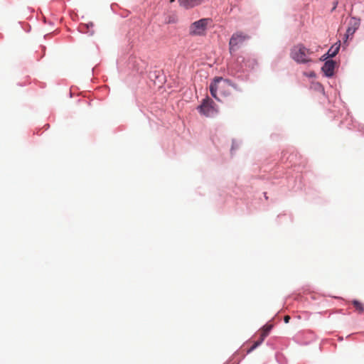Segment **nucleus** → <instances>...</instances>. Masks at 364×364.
Returning <instances> with one entry per match:
<instances>
[{
	"label": "nucleus",
	"instance_id": "nucleus-1",
	"mask_svg": "<svg viewBox=\"0 0 364 364\" xmlns=\"http://www.w3.org/2000/svg\"><path fill=\"white\" fill-rule=\"evenodd\" d=\"M312 51L301 43L294 46L290 49L289 53L290 58L297 64L300 65H306L313 63L314 60L310 57Z\"/></svg>",
	"mask_w": 364,
	"mask_h": 364
},
{
	"label": "nucleus",
	"instance_id": "nucleus-2",
	"mask_svg": "<svg viewBox=\"0 0 364 364\" xmlns=\"http://www.w3.org/2000/svg\"><path fill=\"white\" fill-rule=\"evenodd\" d=\"M196 109L201 115L206 117H213L218 113L215 102L208 96L203 99L201 104Z\"/></svg>",
	"mask_w": 364,
	"mask_h": 364
},
{
	"label": "nucleus",
	"instance_id": "nucleus-3",
	"mask_svg": "<svg viewBox=\"0 0 364 364\" xmlns=\"http://www.w3.org/2000/svg\"><path fill=\"white\" fill-rule=\"evenodd\" d=\"M210 18H203L193 22L189 26V35L191 36H203L206 33L208 26L212 22Z\"/></svg>",
	"mask_w": 364,
	"mask_h": 364
},
{
	"label": "nucleus",
	"instance_id": "nucleus-4",
	"mask_svg": "<svg viewBox=\"0 0 364 364\" xmlns=\"http://www.w3.org/2000/svg\"><path fill=\"white\" fill-rule=\"evenodd\" d=\"M249 38V36L241 31L234 33L229 41L230 52L235 51Z\"/></svg>",
	"mask_w": 364,
	"mask_h": 364
},
{
	"label": "nucleus",
	"instance_id": "nucleus-5",
	"mask_svg": "<svg viewBox=\"0 0 364 364\" xmlns=\"http://www.w3.org/2000/svg\"><path fill=\"white\" fill-rule=\"evenodd\" d=\"M360 25V18L356 16H352L349 21V26L346 30L343 43H346L348 38H353L354 33L359 28Z\"/></svg>",
	"mask_w": 364,
	"mask_h": 364
},
{
	"label": "nucleus",
	"instance_id": "nucleus-6",
	"mask_svg": "<svg viewBox=\"0 0 364 364\" xmlns=\"http://www.w3.org/2000/svg\"><path fill=\"white\" fill-rule=\"evenodd\" d=\"M336 66V62L334 60H326L321 67V71L323 75L327 78H331L334 75V70Z\"/></svg>",
	"mask_w": 364,
	"mask_h": 364
},
{
	"label": "nucleus",
	"instance_id": "nucleus-7",
	"mask_svg": "<svg viewBox=\"0 0 364 364\" xmlns=\"http://www.w3.org/2000/svg\"><path fill=\"white\" fill-rule=\"evenodd\" d=\"M222 77H215L210 84V92L211 96L217 101L222 102V100L217 95L218 85L217 83L223 80Z\"/></svg>",
	"mask_w": 364,
	"mask_h": 364
},
{
	"label": "nucleus",
	"instance_id": "nucleus-8",
	"mask_svg": "<svg viewBox=\"0 0 364 364\" xmlns=\"http://www.w3.org/2000/svg\"><path fill=\"white\" fill-rule=\"evenodd\" d=\"M205 0H178L181 6L186 9H193L202 4Z\"/></svg>",
	"mask_w": 364,
	"mask_h": 364
},
{
	"label": "nucleus",
	"instance_id": "nucleus-9",
	"mask_svg": "<svg viewBox=\"0 0 364 364\" xmlns=\"http://www.w3.org/2000/svg\"><path fill=\"white\" fill-rule=\"evenodd\" d=\"M340 48L341 41H338L336 43H335L333 46H331L330 48L328 50V51L326 53H327V56H329L331 59L335 57L338 53Z\"/></svg>",
	"mask_w": 364,
	"mask_h": 364
},
{
	"label": "nucleus",
	"instance_id": "nucleus-10",
	"mask_svg": "<svg viewBox=\"0 0 364 364\" xmlns=\"http://www.w3.org/2000/svg\"><path fill=\"white\" fill-rule=\"evenodd\" d=\"M310 89L325 95L324 87L319 82L311 81L310 83Z\"/></svg>",
	"mask_w": 364,
	"mask_h": 364
},
{
	"label": "nucleus",
	"instance_id": "nucleus-11",
	"mask_svg": "<svg viewBox=\"0 0 364 364\" xmlns=\"http://www.w3.org/2000/svg\"><path fill=\"white\" fill-rule=\"evenodd\" d=\"M93 26V23L90 22L87 24L80 25V30L82 33H87L90 35H92L94 33V31L92 30Z\"/></svg>",
	"mask_w": 364,
	"mask_h": 364
},
{
	"label": "nucleus",
	"instance_id": "nucleus-12",
	"mask_svg": "<svg viewBox=\"0 0 364 364\" xmlns=\"http://www.w3.org/2000/svg\"><path fill=\"white\" fill-rule=\"evenodd\" d=\"M272 328H273V326L271 325V324H265L264 326H263L262 328V332L260 336L262 338H263L264 339H265V338L270 333V331L272 329Z\"/></svg>",
	"mask_w": 364,
	"mask_h": 364
},
{
	"label": "nucleus",
	"instance_id": "nucleus-13",
	"mask_svg": "<svg viewBox=\"0 0 364 364\" xmlns=\"http://www.w3.org/2000/svg\"><path fill=\"white\" fill-rule=\"evenodd\" d=\"M352 304L359 314H362L364 311V304H362L360 301L353 299L352 301Z\"/></svg>",
	"mask_w": 364,
	"mask_h": 364
},
{
	"label": "nucleus",
	"instance_id": "nucleus-14",
	"mask_svg": "<svg viewBox=\"0 0 364 364\" xmlns=\"http://www.w3.org/2000/svg\"><path fill=\"white\" fill-rule=\"evenodd\" d=\"M224 81L230 87H232V88H234L236 91L237 92H242V90L234 82H232V80H230V79H225Z\"/></svg>",
	"mask_w": 364,
	"mask_h": 364
},
{
	"label": "nucleus",
	"instance_id": "nucleus-15",
	"mask_svg": "<svg viewBox=\"0 0 364 364\" xmlns=\"http://www.w3.org/2000/svg\"><path fill=\"white\" fill-rule=\"evenodd\" d=\"M264 340V339L260 336V338L258 341H255L254 343V344L251 346V348L247 350V353H251L255 349H256L258 346H259L262 343Z\"/></svg>",
	"mask_w": 364,
	"mask_h": 364
},
{
	"label": "nucleus",
	"instance_id": "nucleus-16",
	"mask_svg": "<svg viewBox=\"0 0 364 364\" xmlns=\"http://www.w3.org/2000/svg\"><path fill=\"white\" fill-rule=\"evenodd\" d=\"M275 357H276V359H277V362L279 364H287V362L286 360V358L283 356L282 354L277 353Z\"/></svg>",
	"mask_w": 364,
	"mask_h": 364
},
{
	"label": "nucleus",
	"instance_id": "nucleus-17",
	"mask_svg": "<svg viewBox=\"0 0 364 364\" xmlns=\"http://www.w3.org/2000/svg\"><path fill=\"white\" fill-rule=\"evenodd\" d=\"M303 75L309 77V78H315L316 77V73L314 71L311 72H304Z\"/></svg>",
	"mask_w": 364,
	"mask_h": 364
},
{
	"label": "nucleus",
	"instance_id": "nucleus-18",
	"mask_svg": "<svg viewBox=\"0 0 364 364\" xmlns=\"http://www.w3.org/2000/svg\"><path fill=\"white\" fill-rule=\"evenodd\" d=\"M240 146V144L237 143V141L236 140H232V146H231V152H232L234 150L237 149Z\"/></svg>",
	"mask_w": 364,
	"mask_h": 364
},
{
	"label": "nucleus",
	"instance_id": "nucleus-19",
	"mask_svg": "<svg viewBox=\"0 0 364 364\" xmlns=\"http://www.w3.org/2000/svg\"><path fill=\"white\" fill-rule=\"evenodd\" d=\"M331 60V59L330 58L329 56H327V53L323 54L320 58V60L323 61L324 63L326 62V60Z\"/></svg>",
	"mask_w": 364,
	"mask_h": 364
},
{
	"label": "nucleus",
	"instance_id": "nucleus-20",
	"mask_svg": "<svg viewBox=\"0 0 364 364\" xmlns=\"http://www.w3.org/2000/svg\"><path fill=\"white\" fill-rule=\"evenodd\" d=\"M290 319H291V318L289 316H286L284 318V321L285 323H288L289 322Z\"/></svg>",
	"mask_w": 364,
	"mask_h": 364
},
{
	"label": "nucleus",
	"instance_id": "nucleus-21",
	"mask_svg": "<svg viewBox=\"0 0 364 364\" xmlns=\"http://www.w3.org/2000/svg\"><path fill=\"white\" fill-rule=\"evenodd\" d=\"M336 4H337V3H336V4H333V10L336 9Z\"/></svg>",
	"mask_w": 364,
	"mask_h": 364
},
{
	"label": "nucleus",
	"instance_id": "nucleus-22",
	"mask_svg": "<svg viewBox=\"0 0 364 364\" xmlns=\"http://www.w3.org/2000/svg\"><path fill=\"white\" fill-rule=\"evenodd\" d=\"M336 4H337V3H336V4H333V10L336 9Z\"/></svg>",
	"mask_w": 364,
	"mask_h": 364
},
{
	"label": "nucleus",
	"instance_id": "nucleus-23",
	"mask_svg": "<svg viewBox=\"0 0 364 364\" xmlns=\"http://www.w3.org/2000/svg\"><path fill=\"white\" fill-rule=\"evenodd\" d=\"M264 195L266 199H267V197L266 196V193H264Z\"/></svg>",
	"mask_w": 364,
	"mask_h": 364
},
{
	"label": "nucleus",
	"instance_id": "nucleus-24",
	"mask_svg": "<svg viewBox=\"0 0 364 364\" xmlns=\"http://www.w3.org/2000/svg\"><path fill=\"white\" fill-rule=\"evenodd\" d=\"M363 129V127H362L361 129L358 128L359 131H362Z\"/></svg>",
	"mask_w": 364,
	"mask_h": 364
}]
</instances>
